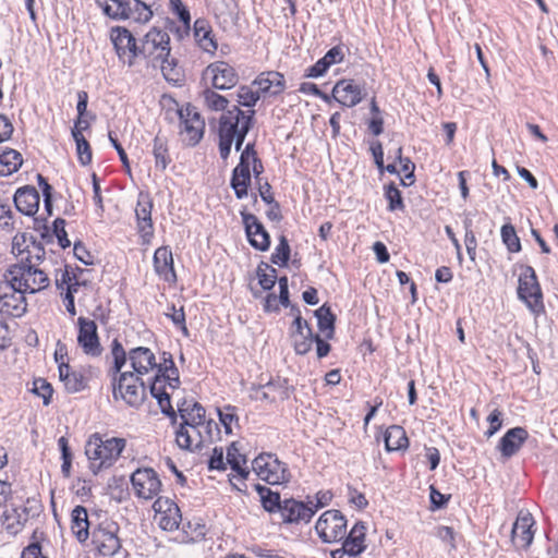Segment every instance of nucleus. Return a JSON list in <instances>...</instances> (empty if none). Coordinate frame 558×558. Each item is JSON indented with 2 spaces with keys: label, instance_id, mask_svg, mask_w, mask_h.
Masks as SVG:
<instances>
[{
  "label": "nucleus",
  "instance_id": "1",
  "mask_svg": "<svg viewBox=\"0 0 558 558\" xmlns=\"http://www.w3.org/2000/svg\"><path fill=\"white\" fill-rule=\"evenodd\" d=\"M125 445L124 438L112 437L104 440L98 433L90 435L85 445V454L90 461V471L96 475L102 469L113 465Z\"/></svg>",
  "mask_w": 558,
  "mask_h": 558
},
{
  "label": "nucleus",
  "instance_id": "2",
  "mask_svg": "<svg viewBox=\"0 0 558 558\" xmlns=\"http://www.w3.org/2000/svg\"><path fill=\"white\" fill-rule=\"evenodd\" d=\"M521 274L518 279V299L535 316L545 313L544 295L535 269L530 265H519Z\"/></svg>",
  "mask_w": 558,
  "mask_h": 558
},
{
  "label": "nucleus",
  "instance_id": "3",
  "mask_svg": "<svg viewBox=\"0 0 558 558\" xmlns=\"http://www.w3.org/2000/svg\"><path fill=\"white\" fill-rule=\"evenodd\" d=\"M7 274L16 282L17 288H22L26 293H36L49 286V278L45 271L31 264L29 256L20 264L9 267Z\"/></svg>",
  "mask_w": 558,
  "mask_h": 558
},
{
  "label": "nucleus",
  "instance_id": "4",
  "mask_svg": "<svg viewBox=\"0 0 558 558\" xmlns=\"http://www.w3.org/2000/svg\"><path fill=\"white\" fill-rule=\"evenodd\" d=\"M252 469L262 481L269 485H286L291 481L287 463L275 453L263 452L252 461Z\"/></svg>",
  "mask_w": 558,
  "mask_h": 558
},
{
  "label": "nucleus",
  "instance_id": "5",
  "mask_svg": "<svg viewBox=\"0 0 558 558\" xmlns=\"http://www.w3.org/2000/svg\"><path fill=\"white\" fill-rule=\"evenodd\" d=\"M119 531V524L111 519H105L93 526L89 532L92 543L101 556H113L119 551L121 548Z\"/></svg>",
  "mask_w": 558,
  "mask_h": 558
},
{
  "label": "nucleus",
  "instance_id": "6",
  "mask_svg": "<svg viewBox=\"0 0 558 558\" xmlns=\"http://www.w3.org/2000/svg\"><path fill=\"white\" fill-rule=\"evenodd\" d=\"M0 281V313L12 317H22L27 310L25 293L22 288L16 287L12 277L4 276Z\"/></svg>",
  "mask_w": 558,
  "mask_h": 558
},
{
  "label": "nucleus",
  "instance_id": "7",
  "mask_svg": "<svg viewBox=\"0 0 558 558\" xmlns=\"http://www.w3.org/2000/svg\"><path fill=\"white\" fill-rule=\"evenodd\" d=\"M169 99L174 104L175 114L182 126L181 133H185L189 137V146H196L203 138L205 132V120L198 112L197 108L187 102L184 108H179L178 102L172 97Z\"/></svg>",
  "mask_w": 558,
  "mask_h": 558
},
{
  "label": "nucleus",
  "instance_id": "8",
  "mask_svg": "<svg viewBox=\"0 0 558 558\" xmlns=\"http://www.w3.org/2000/svg\"><path fill=\"white\" fill-rule=\"evenodd\" d=\"M315 531L323 543L342 541L347 533V519L339 510H327L318 518Z\"/></svg>",
  "mask_w": 558,
  "mask_h": 558
},
{
  "label": "nucleus",
  "instance_id": "9",
  "mask_svg": "<svg viewBox=\"0 0 558 558\" xmlns=\"http://www.w3.org/2000/svg\"><path fill=\"white\" fill-rule=\"evenodd\" d=\"M133 378V372L120 373L112 377V395L116 400L122 399L129 407L138 409L146 399V386L144 381L138 385H130L128 379Z\"/></svg>",
  "mask_w": 558,
  "mask_h": 558
},
{
  "label": "nucleus",
  "instance_id": "10",
  "mask_svg": "<svg viewBox=\"0 0 558 558\" xmlns=\"http://www.w3.org/2000/svg\"><path fill=\"white\" fill-rule=\"evenodd\" d=\"M144 52L147 53L151 66H157V62H165L170 57V36L162 28L154 26L142 38Z\"/></svg>",
  "mask_w": 558,
  "mask_h": 558
},
{
  "label": "nucleus",
  "instance_id": "11",
  "mask_svg": "<svg viewBox=\"0 0 558 558\" xmlns=\"http://www.w3.org/2000/svg\"><path fill=\"white\" fill-rule=\"evenodd\" d=\"M247 242L257 251L266 252L271 244V238L262 221L245 205L240 210Z\"/></svg>",
  "mask_w": 558,
  "mask_h": 558
},
{
  "label": "nucleus",
  "instance_id": "12",
  "mask_svg": "<svg viewBox=\"0 0 558 558\" xmlns=\"http://www.w3.org/2000/svg\"><path fill=\"white\" fill-rule=\"evenodd\" d=\"M153 207L154 204L149 193L141 191L137 196L135 218L142 245H149L154 239Z\"/></svg>",
  "mask_w": 558,
  "mask_h": 558
},
{
  "label": "nucleus",
  "instance_id": "13",
  "mask_svg": "<svg viewBox=\"0 0 558 558\" xmlns=\"http://www.w3.org/2000/svg\"><path fill=\"white\" fill-rule=\"evenodd\" d=\"M366 95V83L353 78H341L332 87V98L343 107L357 106Z\"/></svg>",
  "mask_w": 558,
  "mask_h": 558
},
{
  "label": "nucleus",
  "instance_id": "14",
  "mask_svg": "<svg viewBox=\"0 0 558 558\" xmlns=\"http://www.w3.org/2000/svg\"><path fill=\"white\" fill-rule=\"evenodd\" d=\"M135 495L138 498L150 500L161 490V481L151 468L134 471L130 477Z\"/></svg>",
  "mask_w": 558,
  "mask_h": 558
},
{
  "label": "nucleus",
  "instance_id": "15",
  "mask_svg": "<svg viewBox=\"0 0 558 558\" xmlns=\"http://www.w3.org/2000/svg\"><path fill=\"white\" fill-rule=\"evenodd\" d=\"M210 78L211 87L219 90L233 88L239 82L236 70L226 61H215L203 71V80Z\"/></svg>",
  "mask_w": 558,
  "mask_h": 558
},
{
  "label": "nucleus",
  "instance_id": "16",
  "mask_svg": "<svg viewBox=\"0 0 558 558\" xmlns=\"http://www.w3.org/2000/svg\"><path fill=\"white\" fill-rule=\"evenodd\" d=\"M77 344L89 356L97 357L102 352L97 325L83 316L77 318Z\"/></svg>",
  "mask_w": 558,
  "mask_h": 558
},
{
  "label": "nucleus",
  "instance_id": "17",
  "mask_svg": "<svg viewBox=\"0 0 558 558\" xmlns=\"http://www.w3.org/2000/svg\"><path fill=\"white\" fill-rule=\"evenodd\" d=\"M279 514L286 525L307 524L313 519L310 504L306 500H298L293 497L283 499V506Z\"/></svg>",
  "mask_w": 558,
  "mask_h": 558
},
{
  "label": "nucleus",
  "instance_id": "18",
  "mask_svg": "<svg viewBox=\"0 0 558 558\" xmlns=\"http://www.w3.org/2000/svg\"><path fill=\"white\" fill-rule=\"evenodd\" d=\"M252 86L257 87L260 98H276L284 92L286 78L281 72L265 71L254 78Z\"/></svg>",
  "mask_w": 558,
  "mask_h": 558
},
{
  "label": "nucleus",
  "instance_id": "19",
  "mask_svg": "<svg viewBox=\"0 0 558 558\" xmlns=\"http://www.w3.org/2000/svg\"><path fill=\"white\" fill-rule=\"evenodd\" d=\"M251 165V159L240 157L239 163L232 169L230 187L236 199H244L248 196V190L252 185Z\"/></svg>",
  "mask_w": 558,
  "mask_h": 558
},
{
  "label": "nucleus",
  "instance_id": "20",
  "mask_svg": "<svg viewBox=\"0 0 558 558\" xmlns=\"http://www.w3.org/2000/svg\"><path fill=\"white\" fill-rule=\"evenodd\" d=\"M206 4L223 28L239 23L240 9L236 0H206Z\"/></svg>",
  "mask_w": 558,
  "mask_h": 558
},
{
  "label": "nucleus",
  "instance_id": "21",
  "mask_svg": "<svg viewBox=\"0 0 558 558\" xmlns=\"http://www.w3.org/2000/svg\"><path fill=\"white\" fill-rule=\"evenodd\" d=\"M527 438L529 432L525 427H512L499 439L496 449L500 452L504 460H508L520 451Z\"/></svg>",
  "mask_w": 558,
  "mask_h": 558
},
{
  "label": "nucleus",
  "instance_id": "22",
  "mask_svg": "<svg viewBox=\"0 0 558 558\" xmlns=\"http://www.w3.org/2000/svg\"><path fill=\"white\" fill-rule=\"evenodd\" d=\"M534 524L532 514L520 513L518 515L511 530V541L518 548L526 550L531 546L534 538Z\"/></svg>",
  "mask_w": 558,
  "mask_h": 558
},
{
  "label": "nucleus",
  "instance_id": "23",
  "mask_svg": "<svg viewBox=\"0 0 558 558\" xmlns=\"http://www.w3.org/2000/svg\"><path fill=\"white\" fill-rule=\"evenodd\" d=\"M13 202L17 211L34 217L39 209L40 196L33 185H24L15 191Z\"/></svg>",
  "mask_w": 558,
  "mask_h": 558
},
{
  "label": "nucleus",
  "instance_id": "24",
  "mask_svg": "<svg viewBox=\"0 0 558 558\" xmlns=\"http://www.w3.org/2000/svg\"><path fill=\"white\" fill-rule=\"evenodd\" d=\"M177 407L181 424L189 425L192 430L205 424L206 410L199 402L183 398Z\"/></svg>",
  "mask_w": 558,
  "mask_h": 558
},
{
  "label": "nucleus",
  "instance_id": "25",
  "mask_svg": "<svg viewBox=\"0 0 558 558\" xmlns=\"http://www.w3.org/2000/svg\"><path fill=\"white\" fill-rule=\"evenodd\" d=\"M253 126L254 123H252V119L248 117L241 125H238L236 122L230 123L229 121L223 120L218 124V130L231 145L234 144L235 150L240 151Z\"/></svg>",
  "mask_w": 558,
  "mask_h": 558
},
{
  "label": "nucleus",
  "instance_id": "26",
  "mask_svg": "<svg viewBox=\"0 0 558 558\" xmlns=\"http://www.w3.org/2000/svg\"><path fill=\"white\" fill-rule=\"evenodd\" d=\"M155 272L167 282H175L177 274L172 252L169 246L158 247L153 256Z\"/></svg>",
  "mask_w": 558,
  "mask_h": 558
},
{
  "label": "nucleus",
  "instance_id": "27",
  "mask_svg": "<svg viewBox=\"0 0 558 558\" xmlns=\"http://www.w3.org/2000/svg\"><path fill=\"white\" fill-rule=\"evenodd\" d=\"M95 3L106 16L114 21L131 19V5H142L140 0H95Z\"/></svg>",
  "mask_w": 558,
  "mask_h": 558
},
{
  "label": "nucleus",
  "instance_id": "28",
  "mask_svg": "<svg viewBox=\"0 0 558 558\" xmlns=\"http://www.w3.org/2000/svg\"><path fill=\"white\" fill-rule=\"evenodd\" d=\"M59 378L69 393L83 391L88 386V379L82 369H72L69 363H60Z\"/></svg>",
  "mask_w": 558,
  "mask_h": 558
},
{
  "label": "nucleus",
  "instance_id": "29",
  "mask_svg": "<svg viewBox=\"0 0 558 558\" xmlns=\"http://www.w3.org/2000/svg\"><path fill=\"white\" fill-rule=\"evenodd\" d=\"M129 360L133 371L138 375H145L157 366L155 354L146 347L131 349L129 351Z\"/></svg>",
  "mask_w": 558,
  "mask_h": 558
},
{
  "label": "nucleus",
  "instance_id": "30",
  "mask_svg": "<svg viewBox=\"0 0 558 558\" xmlns=\"http://www.w3.org/2000/svg\"><path fill=\"white\" fill-rule=\"evenodd\" d=\"M193 35L199 48L209 53H215L218 44L213 34V28L206 19H196L193 25Z\"/></svg>",
  "mask_w": 558,
  "mask_h": 558
},
{
  "label": "nucleus",
  "instance_id": "31",
  "mask_svg": "<svg viewBox=\"0 0 558 558\" xmlns=\"http://www.w3.org/2000/svg\"><path fill=\"white\" fill-rule=\"evenodd\" d=\"M307 336L311 338L293 343L295 354H307L312 350L313 343L316 344V354L319 360L326 357L330 353L331 344L328 342L329 339L322 338L319 333H315L313 330H308Z\"/></svg>",
  "mask_w": 558,
  "mask_h": 558
},
{
  "label": "nucleus",
  "instance_id": "32",
  "mask_svg": "<svg viewBox=\"0 0 558 558\" xmlns=\"http://www.w3.org/2000/svg\"><path fill=\"white\" fill-rule=\"evenodd\" d=\"M92 522L88 520L87 509L84 506H76L71 513V530L80 543L89 537Z\"/></svg>",
  "mask_w": 558,
  "mask_h": 558
},
{
  "label": "nucleus",
  "instance_id": "33",
  "mask_svg": "<svg viewBox=\"0 0 558 558\" xmlns=\"http://www.w3.org/2000/svg\"><path fill=\"white\" fill-rule=\"evenodd\" d=\"M254 489L258 494L260 505L267 513H280L281 508L283 506V499H281V495L279 492H275L271 488L259 483L254 485Z\"/></svg>",
  "mask_w": 558,
  "mask_h": 558
},
{
  "label": "nucleus",
  "instance_id": "34",
  "mask_svg": "<svg viewBox=\"0 0 558 558\" xmlns=\"http://www.w3.org/2000/svg\"><path fill=\"white\" fill-rule=\"evenodd\" d=\"M384 442L387 452L407 450L410 444L405 429L400 425H391L385 430Z\"/></svg>",
  "mask_w": 558,
  "mask_h": 558
},
{
  "label": "nucleus",
  "instance_id": "35",
  "mask_svg": "<svg viewBox=\"0 0 558 558\" xmlns=\"http://www.w3.org/2000/svg\"><path fill=\"white\" fill-rule=\"evenodd\" d=\"M317 318V327L324 333L326 339H333L336 330L337 316L332 312L328 303H324L320 307L314 311Z\"/></svg>",
  "mask_w": 558,
  "mask_h": 558
},
{
  "label": "nucleus",
  "instance_id": "36",
  "mask_svg": "<svg viewBox=\"0 0 558 558\" xmlns=\"http://www.w3.org/2000/svg\"><path fill=\"white\" fill-rule=\"evenodd\" d=\"M111 39L120 58L126 51L135 49V46L138 45L134 35L123 26L112 27Z\"/></svg>",
  "mask_w": 558,
  "mask_h": 558
},
{
  "label": "nucleus",
  "instance_id": "37",
  "mask_svg": "<svg viewBox=\"0 0 558 558\" xmlns=\"http://www.w3.org/2000/svg\"><path fill=\"white\" fill-rule=\"evenodd\" d=\"M32 510H33V507H31V508L24 507L22 509V512L25 514L23 520H22V514L19 512V510L16 508H12L11 510H5L1 515V523L10 534L15 535L22 530L24 522L27 521V517Z\"/></svg>",
  "mask_w": 558,
  "mask_h": 558
},
{
  "label": "nucleus",
  "instance_id": "38",
  "mask_svg": "<svg viewBox=\"0 0 558 558\" xmlns=\"http://www.w3.org/2000/svg\"><path fill=\"white\" fill-rule=\"evenodd\" d=\"M153 155L155 167L161 171L166 170L172 161L169 154L168 140L165 136H160L159 133L153 141Z\"/></svg>",
  "mask_w": 558,
  "mask_h": 558
},
{
  "label": "nucleus",
  "instance_id": "39",
  "mask_svg": "<svg viewBox=\"0 0 558 558\" xmlns=\"http://www.w3.org/2000/svg\"><path fill=\"white\" fill-rule=\"evenodd\" d=\"M193 433L197 436V442L195 444V449H202L205 442H214L219 438L220 428L218 423H216L213 418L206 420L205 424L201 425L197 429H193Z\"/></svg>",
  "mask_w": 558,
  "mask_h": 558
},
{
  "label": "nucleus",
  "instance_id": "40",
  "mask_svg": "<svg viewBox=\"0 0 558 558\" xmlns=\"http://www.w3.org/2000/svg\"><path fill=\"white\" fill-rule=\"evenodd\" d=\"M23 163L22 155L15 149H7L0 154V177L16 172Z\"/></svg>",
  "mask_w": 558,
  "mask_h": 558
},
{
  "label": "nucleus",
  "instance_id": "41",
  "mask_svg": "<svg viewBox=\"0 0 558 558\" xmlns=\"http://www.w3.org/2000/svg\"><path fill=\"white\" fill-rule=\"evenodd\" d=\"M157 65H160L161 73L163 78L172 84L173 86H182L184 83V73L178 65V60L175 58L168 57V60L165 62H157Z\"/></svg>",
  "mask_w": 558,
  "mask_h": 558
},
{
  "label": "nucleus",
  "instance_id": "42",
  "mask_svg": "<svg viewBox=\"0 0 558 558\" xmlns=\"http://www.w3.org/2000/svg\"><path fill=\"white\" fill-rule=\"evenodd\" d=\"M384 197L387 201V210L390 213L404 211L405 204L402 192L393 181L384 185Z\"/></svg>",
  "mask_w": 558,
  "mask_h": 558
},
{
  "label": "nucleus",
  "instance_id": "43",
  "mask_svg": "<svg viewBox=\"0 0 558 558\" xmlns=\"http://www.w3.org/2000/svg\"><path fill=\"white\" fill-rule=\"evenodd\" d=\"M181 522L182 514L180 512V509L174 502H171L169 504L167 510L161 512L159 526L163 531L172 532L180 527Z\"/></svg>",
  "mask_w": 558,
  "mask_h": 558
},
{
  "label": "nucleus",
  "instance_id": "44",
  "mask_svg": "<svg viewBox=\"0 0 558 558\" xmlns=\"http://www.w3.org/2000/svg\"><path fill=\"white\" fill-rule=\"evenodd\" d=\"M506 220L500 229L501 241L510 253H519L522 250L520 238L514 226L510 222V218L507 217Z\"/></svg>",
  "mask_w": 558,
  "mask_h": 558
},
{
  "label": "nucleus",
  "instance_id": "45",
  "mask_svg": "<svg viewBox=\"0 0 558 558\" xmlns=\"http://www.w3.org/2000/svg\"><path fill=\"white\" fill-rule=\"evenodd\" d=\"M256 277L258 279V284L264 291H270L275 284L277 279V269L266 262H260L256 268Z\"/></svg>",
  "mask_w": 558,
  "mask_h": 558
},
{
  "label": "nucleus",
  "instance_id": "46",
  "mask_svg": "<svg viewBox=\"0 0 558 558\" xmlns=\"http://www.w3.org/2000/svg\"><path fill=\"white\" fill-rule=\"evenodd\" d=\"M71 134L76 145L78 162L82 166H88L93 159V151L88 141L78 130L72 131Z\"/></svg>",
  "mask_w": 558,
  "mask_h": 558
},
{
  "label": "nucleus",
  "instance_id": "47",
  "mask_svg": "<svg viewBox=\"0 0 558 558\" xmlns=\"http://www.w3.org/2000/svg\"><path fill=\"white\" fill-rule=\"evenodd\" d=\"M291 257V247L286 235L278 238V244L270 256V262L279 267H287Z\"/></svg>",
  "mask_w": 558,
  "mask_h": 558
},
{
  "label": "nucleus",
  "instance_id": "48",
  "mask_svg": "<svg viewBox=\"0 0 558 558\" xmlns=\"http://www.w3.org/2000/svg\"><path fill=\"white\" fill-rule=\"evenodd\" d=\"M215 88L206 87L202 92L205 106L211 111H225L228 108L229 100L227 97L218 94Z\"/></svg>",
  "mask_w": 558,
  "mask_h": 558
},
{
  "label": "nucleus",
  "instance_id": "49",
  "mask_svg": "<svg viewBox=\"0 0 558 558\" xmlns=\"http://www.w3.org/2000/svg\"><path fill=\"white\" fill-rule=\"evenodd\" d=\"M181 525H182V527H181L182 531L186 534V536L192 542L202 541L206 536V533H207L206 524L199 518L189 520L186 522H184L182 520Z\"/></svg>",
  "mask_w": 558,
  "mask_h": 558
},
{
  "label": "nucleus",
  "instance_id": "50",
  "mask_svg": "<svg viewBox=\"0 0 558 558\" xmlns=\"http://www.w3.org/2000/svg\"><path fill=\"white\" fill-rule=\"evenodd\" d=\"M248 117H251L252 123H255V110L252 109L245 112L239 106H232L220 116L218 124L227 120L230 123L236 122L238 125H241Z\"/></svg>",
  "mask_w": 558,
  "mask_h": 558
},
{
  "label": "nucleus",
  "instance_id": "51",
  "mask_svg": "<svg viewBox=\"0 0 558 558\" xmlns=\"http://www.w3.org/2000/svg\"><path fill=\"white\" fill-rule=\"evenodd\" d=\"M217 414L220 424L225 428V433L227 435L232 434V423L238 424L239 423V416L236 414V408L231 404H227L223 407V409L217 408Z\"/></svg>",
  "mask_w": 558,
  "mask_h": 558
},
{
  "label": "nucleus",
  "instance_id": "52",
  "mask_svg": "<svg viewBox=\"0 0 558 558\" xmlns=\"http://www.w3.org/2000/svg\"><path fill=\"white\" fill-rule=\"evenodd\" d=\"M341 553L347 554L350 557H356L365 550L364 541L353 536L351 534L344 535L342 538Z\"/></svg>",
  "mask_w": 558,
  "mask_h": 558
},
{
  "label": "nucleus",
  "instance_id": "53",
  "mask_svg": "<svg viewBox=\"0 0 558 558\" xmlns=\"http://www.w3.org/2000/svg\"><path fill=\"white\" fill-rule=\"evenodd\" d=\"M260 99V96L256 90H253L247 85H241L236 93V100L240 106L246 108H253L256 106L257 101Z\"/></svg>",
  "mask_w": 558,
  "mask_h": 558
},
{
  "label": "nucleus",
  "instance_id": "54",
  "mask_svg": "<svg viewBox=\"0 0 558 558\" xmlns=\"http://www.w3.org/2000/svg\"><path fill=\"white\" fill-rule=\"evenodd\" d=\"M259 388H267L272 391H277L280 395L281 400H287L290 397V390H294L292 386H289L288 378L277 377L271 378L264 385H259Z\"/></svg>",
  "mask_w": 558,
  "mask_h": 558
},
{
  "label": "nucleus",
  "instance_id": "55",
  "mask_svg": "<svg viewBox=\"0 0 558 558\" xmlns=\"http://www.w3.org/2000/svg\"><path fill=\"white\" fill-rule=\"evenodd\" d=\"M32 392L43 398L44 405H49L51 403L53 388L45 378L34 379Z\"/></svg>",
  "mask_w": 558,
  "mask_h": 558
},
{
  "label": "nucleus",
  "instance_id": "56",
  "mask_svg": "<svg viewBox=\"0 0 558 558\" xmlns=\"http://www.w3.org/2000/svg\"><path fill=\"white\" fill-rule=\"evenodd\" d=\"M161 359L162 363H157V366H155V376H161V378L166 379L170 374H177V372H179L170 352L163 351L161 353Z\"/></svg>",
  "mask_w": 558,
  "mask_h": 558
},
{
  "label": "nucleus",
  "instance_id": "57",
  "mask_svg": "<svg viewBox=\"0 0 558 558\" xmlns=\"http://www.w3.org/2000/svg\"><path fill=\"white\" fill-rule=\"evenodd\" d=\"M65 220L63 218L58 217L53 220L52 229L50 231L52 238H57L58 244L63 250L71 246V241L69 240L68 232L65 231Z\"/></svg>",
  "mask_w": 558,
  "mask_h": 558
},
{
  "label": "nucleus",
  "instance_id": "58",
  "mask_svg": "<svg viewBox=\"0 0 558 558\" xmlns=\"http://www.w3.org/2000/svg\"><path fill=\"white\" fill-rule=\"evenodd\" d=\"M333 494L331 490H319L315 494L314 498L311 496L306 497V502L310 504V509L313 511V517L316 512L328 506L332 500Z\"/></svg>",
  "mask_w": 558,
  "mask_h": 558
},
{
  "label": "nucleus",
  "instance_id": "59",
  "mask_svg": "<svg viewBox=\"0 0 558 558\" xmlns=\"http://www.w3.org/2000/svg\"><path fill=\"white\" fill-rule=\"evenodd\" d=\"M87 106H88L87 92L78 90L77 92V104H76V110H77L76 125L83 122V118H89L90 121L96 120V114L93 112H88Z\"/></svg>",
  "mask_w": 558,
  "mask_h": 558
},
{
  "label": "nucleus",
  "instance_id": "60",
  "mask_svg": "<svg viewBox=\"0 0 558 558\" xmlns=\"http://www.w3.org/2000/svg\"><path fill=\"white\" fill-rule=\"evenodd\" d=\"M189 425L180 424L178 429L175 430V442L180 449L187 451H195V447L193 448V436L187 430Z\"/></svg>",
  "mask_w": 558,
  "mask_h": 558
},
{
  "label": "nucleus",
  "instance_id": "61",
  "mask_svg": "<svg viewBox=\"0 0 558 558\" xmlns=\"http://www.w3.org/2000/svg\"><path fill=\"white\" fill-rule=\"evenodd\" d=\"M140 3L142 5H131V19L136 23L145 24L151 20L154 13L150 5L146 2L140 0Z\"/></svg>",
  "mask_w": 558,
  "mask_h": 558
},
{
  "label": "nucleus",
  "instance_id": "62",
  "mask_svg": "<svg viewBox=\"0 0 558 558\" xmlns=\"http://www.w3.org/2000/svg\"><path fill=\"white\" fill-rule=\"evenodd\" d=\"M450 499L451 495L440 493L434 485L429 486V509L432 511L447 508Z\"/></svg>",
  "mask_w": 558,
  "mask_h": 558
},
{
  "label": "nucleus",
  "instance_id": "63",
  "mask_svg": "<svg viewBox=\"0 0 558 558\" xmlns=\"http://www.w3.org/2000/svg\"><path fill=\"white\" fill-rule=\"evenodd\" d=\"M171 313H167L166 316L178 327L184 336H189V329L186 327L184 307L175 308L174 304L169 307Z\"/></svg>",
  "mask_w": 558,
  "mask_h": 558
},
{
  "label": "nucleus",
  "instance_id": "64",
  "mask_svg": "<svg viewBox=\"0 0 558 558\" xmlns=\"http://www.w3.org/2000/svg\"><path fill=\"white\" fill-rule=\"evenodd\" d=\"M227 464L230 465L231 470H236L239 465L246 464L247 460L244 454H241L238 448V442L233 441L227 448Z\"/></svg>",
  "mask_w": 558,
  "mask_h": 558
}]
</instances>
